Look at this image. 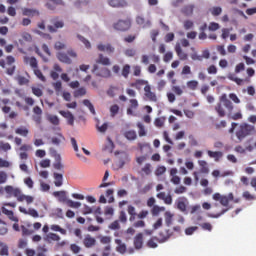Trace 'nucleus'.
I'll return each instance as SVG.
<instances>
[{"label":"nucleus","instance_id":"obj_1","mask_svg":"<svg viewBox=\"0 0 256 256\" xmlns=\"http://www.w3.org/2000/svg\"><path fill=\"white\" fill-rule=\"evenodd\" d=\"M233 102L227 99V94H222L220 96V102L216 104L215 111L220 117L227 116L228 119H233V121H238V119H243V114L237 112L233 114Z\"/></svg>","mask_w":256,"mask_h":256},{"label":"nucleus","instance_id":"obj_2","mask_svg":"<svg viewBox=\"0 0 256 256\" xmlns=\"http://www.w3.org/2000/svg\"><path fill=\"white\" fill-rule=\"evenodd\" d=\"M253 131H255V126L251 124H241L236 131V137L239 141H243V139H245V137H249Z\"/></svg>","mask_w":256,"mask_h":256},{"label":"nucleus","instance_id":"obj_3","mask_svg":"<svg viewBox=\"0 0 256 256\" xmlns=\"http://www.w3.org/2000/svg\"><path fill=\"white\" fill-rule=\"evenodd\" d=\"M214 201H220V204L223 205V207H227L229 205V201H233V193H229L228 196L221 195L220 193H215L213 195Z\"/></svg>","mask_w":256,"mask_h":256},{"label":"nucleus","instance_id":"obj_4","mask_svg":"<svg viewBox=\"0 0 256 256\" xmlns=\"http://www.w3.org/2000/svg\"><path fill=\"white\" fill-rule=\"evenodd\" d=\"M4 191L7 194L8 198L15 197L17 201H19V197L23 193L19 187H14L11 185L5 186Z\"/></svg>","mask_w":256,"mask_h":256},{"label":"nucleus","instance_id":"obj_5","mask_svg":"<svg viewBox=\"0 0 256 256\" xmlns=\"http://www.w3.org/2000/svg\"><path fill=\"white\" fill-rule=\"evenodd\" d=\"M92 73H95V75H97V77H104L105 79L111 77V70L110 69L101 68L99 70V65H97V64L93 65Z\"/></svg>","mask_w":256,"mask_h":256},{"label":"nucleus","instance_id":"obj_6","mask_svg":"<svg viewBox=\"0 0 256 256\" xmlns=\"http://www.w3.org/2000/svg\"><path fill=\"white\" fill-rule=\"evenodd\" d=\"M131 28V20H119L114 24L116 31H127Z\"/></svg>","mask_w":256,"mask_h":256},{"label":"nucleus","instance_id":"obj_7","mask_svg":"<svg viewBox=\"0 0 256 256\" xmlns=\"http://www.w3.org/2000/svg\"><path fill=\"white\" fill-rule=\"evenodd\" d=\"M98 51H102L104 53H107L108 55H111V53H115V47L109 43H98L97 44Z\"/></svg>","mask_w":256,"mask_h":256},{"label":"nucleus","instance_id":"obj_8","mask_svg":"<svg viewBox=\"0 0 256 256\" xmlns=\"http://www.w3.org/2000/svg\"><path fill=\"white\" fill-rule=\"evenodd\" d=\"M136 23L142 29H149V27H151V20L145 19V17H143L141 15L136 16Z\"/></svg>","mask_w":256,"mask_h":256},{"label":"nucleus","instance_id":"obj_9","mask_svg":"<svg viewBox=\"0 0 256 256\" xmlns=\"http://www.w3.org/2000/svg\"><path fill=\"white\" fill-rule=\"evenodd\" d=\"M144 93H145V97H147V99H149V101H153V102L157 101V95L155 94V92L151 91L150 85H146L144 87Z\"/></svg>","mask_w":256,"mask_h":256},{"label":"nucleus","instance_id":"obj_10","mask_svg":"<svg viewBox=\"0 0 256 256\" xmlns=\"http://www.w3.org/2000/svg\"><path fill=\"white\" fill-rule=\"evenodd\" d=\"M59 113L64 117V119H67L69 125H73V123H75V116H73L69 110H60Z\"/></svg>","mask_w":256,"mask_h":256},{"label":"nucleus","instance_id":"obj_11","mask_svg":"<svg viewBox=\"0 0 256 256\" xmlns=\"http://www.w3.org/2000/svg\"><path fill=\"white\" fill-rule=\"evenodd\" d=\"M2 213L4 215H6L8 217V219H10V221H13L14 223H19V218H17V216H15V213H13V211L8 210L5 207H2Z\"/></svg>","mask_w":256,"mask_h":256},{"label":"nucleus","instance_id":"obj_12","mask_svg":"<svg viewBox=\"0 0 256 256\" xmlns=\"http://www.w3.org/2000/svg\"><path fill=\"white\" fill-rule=\"evenodd\" d=\"M53 69L50 72V77L54 80L57 81V79H59V73H61L63 71V69L61 68V66H59L58 64H54Z\"/></svg>","mask_w":256,"mask_h":256},{"label":"nucleus","instance_id":"obj_13","mask_svg":"<svg viewBox=\"0 0 256 256\" xmlns=\"http://www.w3.org/2000/svg\"><path fill=\"white\" fill-rule=\"evenodd\" d=\"M24 63H26V65H30V67L33 69V71H35V69H37V67H38L37 59L35 57L25 56Z\"/></svg>","mask_w":256,"mask_h":256},{"label":"nucleus","instance_id":"obj_14","mask_svg":"<svg viewBox=\"0 0 256 256\" xmlns=\"http://www.w3.org/2000/svg\"><path fill=\"white\" fill-rule=\"evenodd\" d=\"M137 107H139V102L137 99H131L130 100V107L127 109V115H135V112Z\"/></svg>","mask_w":256,"mask_h":256},{"label":"nucleus","instance_id":"obj_15","mask_svg":"<svg viewBox=\"0 0 256 256\" xmlns=\"http://www.w3.org/2000/svg\"><path fill=\"white\" fill-rule=\"evenodd\" d=\"M177 209L181 211L182 213H185L187 211V199L186 198H179L177 201Z\"/></svg>","mask_w":256,"mask_h":256},{"label":"nucleus","instance_id":"obj_16","mask_svg":"<svg viewBox=\"0 0 256 256\" xmlns=\"http://www.w3.org/2000/svg\"><path fill=\"white\" fill-rule=\"evenodd\" d=\"M175 51L181 61H187V53L183 52V49H181V44H176Z\"/></svg>","mask_w":256,"mask_h":256},{"label":"nucleus","instance_id":"obj_17","mask_svg":"<svg viewBox=\"0 0 256 256\" xmlns=\"http://www.w3.org/2000/svg\"><path fill=\"white\" fill-rule=\"evenodd\" d=\"M115 243L117 245L116 251L123 255L127 251V246L125 245V243H123V241H121V239H116Z\"/></svg>","mask_w":256,"mask_h":256},{"label":"nucleus","instance_id":"obj_18","mask_svg":"<svg viewBox=\"0 0 256 256\" xmlns=\"http://www.w3.org/2000/svg\"><path fill=\"white\" fill-rule=\"evenodd\" d=\"M44 241L51 243V241H61V236L56 233H48L44 236Z\"/></svg>","mask_w":256,"mask_h":256},{"label":"nucleus","instance_id":"obj_19","mask_svg":"<svg viewBox=\"0 0 256 256\" xmlns=\"http://www.w3.org/2000/svg\"><path fill=\"white\" fill-rule=\"evenodd\" d=\"M54 197H58L60 203H67V192L65 191H56L53 193Z\"/></svg>","mask_w":256,"mask_h":256},{"label":"nucleus","instance_id":"obj_20","mask_svg":"<svg viewBox=\"0 0 256 256\" xmlns=\"http://www.w3.org/2000/svg\"><path fill=\"white\" fill-rule=\"evenodd\" d=\"M110 7H127V1L125 0H108Z\"/></svg>","mask_w":256,"mask_h":256},{"label":"nucleus","instance_id":"obj_21","mask_svg":"<svg viewBox=\"0 0 256 256\" xmlns=\"http://www.w3.org/2000/svg\"><path fill=\"white\" fill-rule=\"evenodd\" d=\"M95 243H97V240H95L94 237H92L91 235H86L84 238V245L85 247H87L88 249L93 247L95 245Z\"/></svg>","mask_w":256,"mask_h":256},{"label":"nucleus","instance_id":"obj_22","mask_svg":"<svg viewBox=\"0 0 256 256\" xmlns=\"http://www.w3.org/2000/svg\"><path fill=\"white\" fill-rule=\"evenodd\" d=\"M208 157H210L211 159H214V161H219V159H221V157H223V152L221 151H211L208 150Z\"/></svg>","mask_w":256,"mask_h":256},{"label":"nucleus","instance_id":"obj_23","mask_svg":"<svg viewBox=\"0 0 256 256\" xmlns=\"http://www.w3.org/2000/svg\"><path fill=\"white\" fill-rule=\"evenodd\" d=\"M55 187H61L63 185V174L57 172L53 173Z\"/></svg>","mask_w":256,"mask_h":256},{"label":"nucleus","instance_id":"obj_24","mask_svg":"<svg viewBox=\"0 0 256 256\" xmlns=\"http://www.w3.org/2000/svg\"><path fill=\"white\" fill-rule=\"evenodd\" d=\"M52 87H54V91L58 97L59 95L63 94V84L61 83V81H56L52 83Z\"/></svg>","mask_w":256,"mask_h":256},{"label":"nucleus","instance_id":"obj_25","mask_svg":"<svg viewBox=\"0 0 256 256\" xmlns=\"http://www.w3.org/2000/svg\"><path fill=\"white\" fill-rule=\"evenodd\" d=\"M134 247H135V249H141V247H143V234L142 233H139L134 238Z\"/></svg>","mask_w":256,"mask_h":256},{"label":"nucleus","instance_id":"obj_26","mask_svg":"<svg viewBox=\"0 0 256 256\" xmlns=\"http://www.w3.org/2000/svg\"><path fill=\"white\" fill-rule=\"evenodd\" d=\"M96 63H99L100 65H111V60L107 57L104 56L103 54H99Z\"/></svg>","mask_w":256,"mask_h":256},{"label":"nucleus","instance_id":"obj_27","mask_svg":"<svg viewBox=\"0 0 256 256\" xmlns=\"http://www.w3.org/2000/svg\"><path fill=\"white\" fill-rule=\"evenodd\" d=\"M22 14L26 17H35V15H39V11L31 8H24Z\"/></svg>","mask_w":256,"mask_h":256},{"label":"nucleus","instance_id":"obj_28","mask_svg":"<svg viewBox=\"0 0 256 256\" xmlns=\"http://www.w3.org/2000/svg\"><path fill=\"white\" fill-rule=\"evenodd\" d=\"M57 57L61 61V63H66V65H71V63H73L71 58H69V56H67V54L65 53H58Z\"/></svg>","mask_w":256,"mask_h":256},{"label":"nucleus","instance_id":"obj_29","mask_svg":"<svg viewBox=\"0 0 256 256\" xmlns=\"http://www.w3.org/2000/svg\"><path fill=\"white\" fill-rule=\"evenodd\" d=\"M18 201H19L20 203H23V201H26V203H27L28 205H31V203H33V201H35V198H33V196L25 195V194H23V192H22V194H20V197L18 198Z\"/></svg>","mask_w":256,"mask_h":256},{"label":"nucleus","instance_id":"obj_30","mask_svg":"<svg viewBox=\"0 0 256 256\" xmlns=\"http://www.w3.org/2000/svg\"><path fill=\"white\" fill-rule=\"evenodd\" d=\"M173 213H171V211H166L164 214V219H165V223L167 225V227H171V225L173 224Z\"/></svg>","mask_w":256,"mask_h":256},{"label":"nucleus","instance_id":"obj_31","mask_svg":"<svg viewBox=\"0 0 256 256\" xmlns=\"http://www.w3.org/2000/svg\"><path fill=\"white\" fill-rule=\"evenodd\" d=\"M124 137H126L128 141H135V139H137V132H135V130H128L124 133Z\"/></svg>","mask_w":256,"mask_h":256},{"label":"nucleus","instance_id":"obj_32","mask_svg":"<svg viewBox=\"0 0 256 256\" xmlns=\"http://www.w3.org/2000/svg\"><path fill=\"white\" fill-rule=\"evenodd\" d=\"M198 165L201 167L200 171L201 173H209V166H207V161L205 160H199Z\"/></svg>","mask_w":256,"mask_h":256},{"label":"nucleus","instance_id":"obj_33","mask_svg":"<svg viewBox=\"0 0 256 256\" xmlns=\"http://www.w3.org/2000/svg\"><path fill=\"white\" fill-rule=\"evenodd\" d=\"M210 13L211 15H213V17H219V15L221 13H223V8L219 7V6H214L212 8H210Z\"/></svg>","mask_w":256,"mask_h":256},{"label":"nucleus","instance_id":"obj_34","mask_svg":"<svg viewBox=\"0 0 256 256\" xmlns=\"http://www.w3.org/2000/svg\"><path fill=\"white\" fill-rule=\"evenodd\" d=\"M51 231H55L58 233H61V235H67V230L61 228V226L57 225V224H53L50 226Z\"/></svg>","mask_w":256,"mask_h":256},{"label":"nucleus","instance_id":"obj_35","mask_svg":"<svg viewBox=\"0 0 256 256\" xmlns=\"http://www.w3.org/2000/svg\"><path fill=\"white\" fill-rule=\"evenodd\" d=\"M0 255L7 256L9 255V246L7 244L0 242Z\"/></svg>","mask_w":256,"mask_h":256},{"label":"nucleus","instance_id":"obj_36","mask_svg":"<svg viewBox=\"0 0 256 256\" xmlns=\"http://www.w3.org/2000/svg\"><path fill=\"white\" fill-rule=\"evenodd\" d=\"M15 133L21 135V137H27V135H29V129L26 127H19L15 130Z\"/></svg>","mask_w":256,"mask_h":256},{"label":"nucleus","instance_id":"obj_37","mask_svg":"<svg viewBox=\"0 0 256 256\" xmlns=\"http://www.w3.org/2000/svg\"><path fill=\"white\" fill-rule=\"evenodd\" d=\"M107 144L104 148L105 151H108V153H113V149H115V144L111 140V138H107Z\"/></svg>","mask_w":256,"mask_h":256},{"label":"nucleus","instance_id":"obj_38","mask_svg":"<svg viewBox=\"0 0 256 256\" xmlns=\"http://www.w3.org/2000/svg\"><path fill=\"white\" fill-rule=\"evenodd\" d=\"M83 105H85V107H87L90 111V113H92V115H95V107L93 106V103H91L90 100L85 99L83 100Z\"/></svg>","mask_w":256,"mask_h":256},{"label":"nucleus","instance_id":"obj_39","mask_svg":"<svg viewBox=\"0 0 256 256\" xmlns=\"http://www.w3.org/2000/svg\"><path fill=\"white\" fill-rule=\"evenodd\" d=\"M171 235H173V232L171 230L166 231V234H163V232L160 233V237L162 238L159 240V242L165 243V241L169 240V237H171Z\"/></svg>","mask_w":256,"mask_h":256},{"label":"nucleus","instance_id":"obj_40","mask_svg":"<svg viewBox=\"0 0 256 256\" xmlns=\"http://www.w3.org/2000/svg\"><path fill=\"white\" fill-rule=\"evenodd\" d=\"M77 38L79 39V41H81V43H83L86 49H91V42L89 40L79 34L77 35Z\"/></svg>","mask_w":256,"mask_h":256},{"label":"nucleus","instance_id":"obj_41","mask_svg":"<svg viewBox=\"0 0 256 256\" xmlns=\"http://www.w3.org/2000/svg\"><path fill=\"white\" fill-rule=\"evenodd\" d=\"M188 89H191V91H195L197 87H199V82L197 80H190L187 82Z\"/></svg>","mask_w":256,"mask_h":256},{"label":"nucleus","instance_id":"obj_42","mask_svg":"<svg viewBox=\"0 0 256 256\" xmlns=\"http://www.w3.org/2000/svg\"><path fill=\"white\" fill-rule=\"evenodd\" d=\"M66 204L68 205V207H71L72 209H79V207H81V202H75L70 199L66 201Z\"/></svg>","mask_w":256,"mask_h":256},{"label":"nucleus","instance_id":"obj_43","mask_svg":"<svg viewBox=\"0 0 256 256\" xmlns=\"http://www.w3.org/2000/svg\"><path fill=\"white\" fill-rule=\"evenodd\" d=\"M141 85H145V87H147V85H149V81L138 79L135 83L132 84V87H136V89H139Z\"/></svg>","mask_w":256,"mask_h":256},{"label":"nucleus","instance_id":"obj_44","mask_svg":"<svg viewBox=\"0 0 256 256\" xmlns=\"http://www.w3.org/2000/svg\"><path fill=\"white\" fill-rule=\"evenodd\" d=\"M228 79H230V81H234V83H236L237 85H243L244 83L243 79L237 78V76H235L234 74L228 75Z\"/></svg>","mask_w":256,"mask_h":256},{"label":"nucleus","instance_id":"obj_45","mask_svg":"<svg viewBox=\"0 0 256 256\" xmlns=\"http://www.w3.org/2000/svg\"><path fill=\"white\" fill-rule=\"evenodd\" d=\"M165 211V207L155 205L152 208V215H159L160 213H163Z\"/></svg>","mask_w":256,"mask_h":256},{"label":"nucleus","instance_id":"obj_46","mask_svg":"<svg viewBox=\"0 0 256 256\" xmlns=\"http://www.w3.org/2000/svg\"><path fill=\"white\" fill-rule=\"evenodd\" d=\"M137 127L139 129V137H145V135H147V132L145 131V126L141 122H138Z\"/></svg>","mask_w":256,"mask_h":256},{"label":"nucleus","instance_id":"obj_47","mask_svg":"<svg viewBox=\"0 0 256 256\" xmlns=\"http://www.w3.org/2000/svg\"><path fill=\"white\" fill-rule=\"evenodd\" d=\"M86 94H87V89H85V87H81L74 92V97H83V95H86Z\"/></svg>","mask_w":256,"mask_h":256},{"label":"nucleus","instance_id":"obj_48","mask_svg":"<svg viewBox=\"0 0 256 256\" xmlns=\"http://www.w3.org/2000/svg\"><path fill=\"white\" fill-rule=\"evenodd\" d=\"M151 173H153L151 164H145V166L142 168V175H151Z\"/></svg>","mask_w":256,"mask_h":256},{"label":"nucleus","instance_id":"obj_49","mask_svg":"<svg viewBox=\"0 0 256 256\" xmlns=\"http://www.w3.org/2000/svg\"><path fill=\"white\" fill-rule=\"evenodd\" d=\"M34 74L36 75V77L42 81L43 83H45V81H47V78H45V76L43 75V73L41 72V70L39 69H35L34 70Z\"/></svg>","mask_w":256,"mask_h":256},{"label":"nucleus","instance_id":"obj_50","mask_svg":"<svg viewBox=\"0 0 256 256\" xmlns=\"http://www.w3.org/2000/svg\"><path fill=\"white\" fill-rule=\"evenodd\" d=\"M129 73H131V66L126 64L122 69V76L127 79V77H129Z\"/></svg>","mask_w":256,"mask_h":256},{"label":"nucleus","instance_id":"obj_51","mask_svg":"<svg viewBox=\"0 0 256 256\" xmlns=\"http://www.w3.org/2000/svg\"><path fill=\"white\" fill-rule=\"evenodd\" d=\"M0 151H11V144L0 141Z\"/></svg>","mask_w":256,"mask_h":256},{"label":"nucleus","instance_id":"obj_52","mask_svg":"<svg viewBox=\"0 0 256 256\" xmlns=\"http://www.w3.org/2000/svg\"><path fill=\"white\" fill-rule=\"evenodd\" d=\"M32 93L36 97H43V90L39 87L32 86Z\"/></svg>","mask_w":256,"mask_h":256},{"label":"nucleus","instance_id":"obj_53","mask_svg":"<svg viewBox=\"0 0 256 256\" xmlns=\"http://www.w3.org/2000/svg\"><path fill=\"white\" fill-rule=\"evenodd\" d=\"M54 169H56L57 171H63V163H61V157L59 158V160H55V163L53 164Z\"/></svg>","mask_w":256,"mask_h":256},{"label":"nucleus","instance_id":"obj_54","mask_svg":"<svg viewBox=\"0 0 256 256\" xmlns=\"http://www.w3.org/2000/svg\"><path fill=\"white\" fill-rule=\"evenodd\" d=\"M117 113H119V105L114 104L110 107V115H111V117H115V115H117Z\"/></svg>","mask_w":256,"mask_h":256},{"label":"nucleus","instance_id":"obj_55","mask_svg":"<svg viewBox=\"0 0 256 256\" xmlns=\"http://www.w3.org/2000/svg\"><path fill=\"white\" fill-rule=\"evenodd\" d=\"M115 191L113 189H108L106 191V197H109L108 203H113L115 201V197H113V193Z\"/></svg>","mask_w":256,"mask_h":256},{"label":"nucleus","instance_id":"obj_56","mask_svg":"<svg viewBox=\"0 0 256 256\" xmlns=\"http://www.w3.org/2000/svg\"><path fill=\"white\" fill-rule=\"evenodd\" d=\"M11 162L3 159V158H0V169H3V168H9L11 167Z\"/></svg>","mask_w":256,"mask_h":256},{"label":"nucleus","instance_id":"obj_57","mask_svg":"<svg viewBox=\"0 0 256 256\" xmlns=\"http://www.w3.org/2000/svg\"><path fill=\"white\" fill-rule=\"evenodd\" d=\"M33 149V147L29 144H24L22 145L18 151H20L21 153H27V151H31Z\"/></svg>","mask_w":256,"mask_h":256},{"label":"nucleus","instance_id":"obj_58","mask_svg":"<svg viewBox=\"0 0 256 256\" xmlns=\"http://www.w3.org/2000/svg\"><path fill=\"white\" fill-rule=\"evenodd\" d=\"M24 184L28 187V189H33V185H35V183L33 182V179H31V177L25 178Z\"/></svg>","mask_w":256,"mask_h":256},{"label":"nucleus","instance_id":"obj_59","mask_svg":"<svg viewBox=\"0 0 256 256\" xmlns=\"http://www.w3.org/2000/svg\"><path fill=\"white\" fill-rule=\"evenodd\" d=\"M7 183V172L0 171V185Z\"/></svg>","mask_w":256,"mask_h":256},{"label":"nucleus","instance_id":"obj_60","mask_svg":"<svg viewBox=\"0 0 256 256\" xmlns=\"http://www.w3.org/2000/svg\"><path fill=\"white\" fill-rule=\"evenodd\" d=\"M48 121H50V123H52V125H59V117H57L55 115H50L48 117Z\"/></svg>","mask_w":256,"mask_h":256},{"label":"nucleus","instance_id":"obj_61","mask_svg":"<svg viewBox=\"0 0 256 256\" xmlns=\"http://www.w3.org/2000/svg\"><path fill=\"white\" fill-rule=\"evenodd\" d=\"M199 228L197 226H192L185 229V235H193L195 231H197Z\"/></svg>","mask_w":256,"mask_h":256},{"label":"nucleus","instance_id":"obj_62","mask_svg":"<svg viewBox=\"0 0 256 256\" xmlns=\"http://www.w3.org/2000/svg\"><path fill=\"white\" fill-rule=\"evenodd\" d=\"M17 81L19 85H27V83H29V79L25 78L24 76H18Z\"/></svg>","mask_w":256,"mask_h":256},{"label":"nucleus","instance_id":"obj_63","mask_svg":"<svg viewBox=\"0 0 256 256\" xmlns=\"http://www.w3.org/2000/svg\"><path fill=\"white\" fill-rule=\"evenodd\" d=\"M183 12L185 15H192L193 14V5H188L184 7Z\"/></svg>","mask_w":256,"mask_h":256},{"label":"nucleus","instance_id":"obj_64","mask_svg":"<svg viewBox=\"0 0 256 256\" xmlns=\"http://www.w3.org/2000/svg\"><path fill=\"white\" fill-rule=\"evenodd\" d=\"M219 23L216 22H212L209 24L208 29L209 31H217V29H219Z\"/></svg>","mask_w":256,"mask_h":256}]
</instances>
